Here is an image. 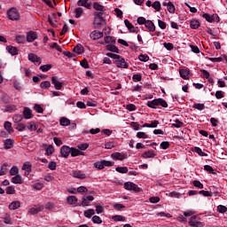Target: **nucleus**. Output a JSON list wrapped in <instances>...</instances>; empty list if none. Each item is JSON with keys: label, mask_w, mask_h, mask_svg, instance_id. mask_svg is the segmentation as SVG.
I'll list each match as a JSON object with an SVG mask.
<instances>
[{"label": "nucleus", "mask_w": 227, "mask_h": 227, "mask_svg": "<svg viewBox=\"0 0 227 227\" xmlns=\"http://www.w3.org/2000/svg\"><path fill=\"white\" fill-rule=\"evenodd\" d=\"M93 15L95 16L94 18V27L95 28H100L102 26H106V21L105 20V14L102 13H93Z\"/></svg>", "instance_id": "nucleus-1"}, {"label": "nucleus", "mask_w": 227, "mask_h": 227, "mask_svg": "<svg viewBox=\"0 0 227 227\" xmlns=\"http://www.w3.org/2000/svg\"><path fill=\"white\" fill-rule=\"evenodd\" d=\"M146 106L153 109H156L158 106H161L164 108L168 106V103L163 98H155L153 101H148Z\"/></svg>", "instance_id": "nucleus-2"}, {"label": "nucleus", "mask_w": 227, "mask_h": 227, "mask_svg": "<svg viewBox=\"0 0 227 227\" xmlns=\"http://www.w3.org/2000/svg\"><path fill=\"white\" fill-rule=\"evenodd\" d=\"M7 15L9 20H20V13L19 12V10L16 8H12L7 12Z\"/></svg>", "instance_id": "nucleus-3"}, {"label": "nucleus", "mask_w": 227, "mask_h": 227, "mask_svg": "<svg viewBox=\"0 0 227 227\" xmlns=\"http://www.w3.org/2000/svg\"><path fill=\"white\" fill-rule=\"evenodd\" d=\"M189 224H190V226H192V227H203V226H205V223L200 222V218L196 216V215H192L190 218Z\"/></svg>", "instance_id": "nucleus-4"}, {"label": "nucleus", "mask_w": 227, "mask_h": 227, "mask_svg": "<svg viewBox=\"0 0 227 227\" xmlns=\"http://www.w3.org/2000/svg\"><path fill=\"white\" fill-rule=\"evenodd\" d=\"M114 63L119 68H128L129 64L125 61V59L119 55V57L114 61Z\"/></svg>", "instance_id": "nucleus-5"}, {"label": "nucleus", "mask_w": 227, "mask_h": 227, "mask_svg": "<svg viewBox=\"0 0 227 227\" xmlns=\"http://www.w3.org/2000/svg\"><path fill=\"white\" fill-rule=\"evenodd\" d=\"M124 188L126 190H129V191H134L136 192H139L142 191L141 188H139L137 184H135L134 183L132 182H126L124 184Z\"/></svg>", "instance_id": "nucleus-6"}, {"label": "nucleus", "mask_w": 227, "mask_h": 227, "mask_svg": "<svg viewBox=\"0 0 227 227\" xmlns=\"http://www.w3.org/2000/svg\"><path fill=\"white\" fill-rule=\"evenodd\" d=\"M94 200V197L90 195V196H83L82 199V202L81 203H78L76 206L78 207H86V206H89L90 201H92Z\"/></svg>", "instance_id": "nucleus-7"}, {"label": "nucleus", "mask_w": 227, "mask_h": 227, "mask_svg": "<svg viewBox=\"0 0 227 227\" xmlns=\"http://www.w3.org/2000/svg\"><path fill=\"white\" fill-rule=\"evenodd\" d=\"M4 143V149L10 150L13 148V145H15V140L12 138H6L3 141Z\"/></svg>", "instance_id": "nucleus-8"}, {"label": "nucleus", "mask_w": 227, "mask_h": 227, "mask_svg": "<svg viewBox=\"0 0 227 227\" xmlns=\"http://www.w3.org/2000/svg\"><path fill=\"white\" fill-rule=\"evenodd\" d=\"M51 83L54 85V88L57 90H60L64 85V82H59L58 77H56V76L51 77Z\"/></svg>", "instance_id": "nucleus-9"}, {"label": "nucleus", "mask_w": 227, "mask_h": 227, "mask_svg": "<svg viewBox=\"0 0 227 227\" xmlns=\"http://www.w3.org/2000/svg\"><path fill=\"white\" fill-rule=\"evenodd\" d=\"M69 153H71V148L67 145H63L60 148V154L64 158H67L69 156Z\"/></svg>", "instance_id": "nucleus-10"}, {"label": "nucleus", "mask_w": 227, "mask_h": 227, "mask_svg": "<svg viewBox=\"0 0 227 227\" xmlns=\"http://www.w3.org/2000/svg\"><path fill=\"white\" fill-rule=\"evenodd\" d=\"M11 182L14 184H24V178L20 175H16L12 177Z\"/></svg>", "instance_id": "nucleus-11"}, {"label": "nucleus", "mask_w": 227, "mask_h": 227, "mask_svg": "<svg viewBox=\"0 0 227 227\" xmlns=\"http://www.w3.org/2000/svg\"><path fill=\"white\" fill-rule=\"evenodd\" d=\"M92 7L95 11H97L96 12L94 13H102V14H105V7L103 5H100L98 3H94L92 4Z\"/></svg>", "instance_id": "nucleus-12"}, {"label": "nucleus", "mask_w": 227, "mask_h": 227, "mask_svg": "<svg viewBox=\"0 0 227 227\" xmlns=\"http://www.w3.org/2000/svg\"><path fill=\"white\" fill-rule=\"evenodd\" d=\"M43 205H38V206H35L34 207H31L29 209V213L33 215H36L37 213L41 212L43 210Z\"/></svg>", "instance_id": "nucleus-13"}, {"label": "nucleus", "mask_w": 227, "mask_h": 227, "mask_svg": "<svg viewBox=\"0 0 227 227\" xmlns=\"http://www.w3.org/2000/svg\"><path fill=\"white\" fill-rule=\"evenodd\" d=\"M126 27L129 30L130 33H137V27H135L128 20H124Z\"/></svg>", "instance_id": "nucleus-14"}, {"label": "nucleus", "mask_w": 227, "mask_h": 227, "mask_svg": "<svg viewBox=\"0 0 227 227\" xmlns=\"http://www.w3.org/2000/svg\"><path fill=\"white\" fill-rule=\"evenodd\" d=\"M37 38V34L35 31H30L27 34V41L28 43H33Z\"/></svg>", "instance_id": "nucleus-15"}, {"label": "nucleus", "mask_w": 227, "mask_h": 227, "mask_svg": "<svg viewBox=\"0 0 227 227\" xmlns=\"http://www.w3.org/2000/svg\"><path fill=\"white\" fill-rule=\"evenodd\" d=\"M23 116L25 119L29 120L33 118V111L29 109V107H24Z\"/></svg>", "instance_id": "nucleus-16"}, {"label": "nucleus", "mask_w": 227, "mask_h": 227, "mask_svg": "<svg viewBox=\"0 0 227 227\" xmlns=\"http://www.w3.org/2000/svg\"><path fill=\"white\" fill-rule=\"evenodd\" d=\"M4 113H13L17 111V106L15 105H6L4 106V109H2Z\"/></svg>", "instance_id": "nucleus-17"}, {"label": "nucleus", "mask_w": 227, "mask_h": 227, "mask_svg": "<svg viewBox=\"0 0 227 227\" xmlns=\"http://www.w3.org/2000/svg\"><path fill=\"white\" fill-rule=\"evenodd\" d=\"M28 60L37 65L41 64V59L36 56V54H33V53L28 54Z\"/></svg>", "instance_id": "nucleus-18"}, {"label": "nucleus", "mask_w": 227, "mask_h": 227, "mask_svg": "<svg viewBox=\"0 0 227 227\" xmlns=\"http://www.w3.org/2000/svg\"><path fill=\"white\" fill-rule=\"evenodd\" d=\"M90 37L92 40H98V39H100L101 37H103V33L95 30V31L90 33Z\"/></svg>", "instance_id": "nucleus-19"}, {"label": "nucleus", "mask_w": 227, "mask_h": 227, "mask_svg": "<svg viewBox=\"0 0 227 227\" xmlns=\"http://www.w3.org/2000/svg\"><path fill=\"white\" fill-rule=\"evenodd\" d=\"M163 6H167L168 12L175 13L176 8L175 5L171 2H164L162 4Z\"/></svg>", "instance_id": "nucleus-20"}, {"label": "nucleus", "mask_w": 227, "mask_h": 227, "mask_svg": "<svg viewBox=\"0 0 227 227\" xmlns=\"http://www.w3.org/2000/svg\"><path fill=\"white\" fill-rule=\"evenodd\" d=\"M6 51L12 55V56H17L19 55V49L17 47L13 46H7Z\"/></svg>", "instance_id": "nucleus-21"}, {"label": "nucleus", "mask_w": 227, "mask_h": 227, "mask_svg": "<svg viewBox=\"0 0 227 227\" xmlns=\"http://www.w3.org/2000/svg\"><path fill=\"white\" fill-rule=\"evenodd\" d=\"M73 176L79 179H84L86 178V175L82 173L80 170H74L73 171Z\"/></svg>", "instance_id": "nucleus-22"}, {"label": "nucleus", "mask_w": 227, "mask_h": 227, "mask_svg": "<svg viewBox=\"0 0 227 227\" xmlns=\"http://www.w3.org/2000/svg\"><path fill=\"white\" fill-rule=\"evenodd\" d=\"M180 76L184 79V80H187L188 79V76L190 74V70L188 68H183L180 70Z\"/></svg>", "instance_id": "nucleus-23"}, {"label": "nucleus", "mask_w": 227, "mask_h": 227, "mask_svg": "<svg viewBox=\"0 0 227 227\" xmlns=\"http://www.w3.org/2000/svg\"><path fill=\"white\" fill-rule=\"evenodd\" d=\"M145 27L150 31V32H154L155 31V25L151 21L147 20L145 24Z\"/></svg>", "instance_id": "nucleus-24"}, {"label": "nucleus", "mask_w": 227, "mask_h": 227, "mask_svg": "<svg viewBox=\"0 0 227 227\" xmlns=\"http://www.w3.org/2000/svg\"><path fill=\"white\" fill-rule=\"evenodd\" d=\"M156 156V154L154 153V152L153 150H150L148 152H145L142 154V157L145 159H149V158H154Z\"/></svg>", "instance_id": "nucleus-25"}, {"label": "nucleus", "mask_w": 227, "mask_h": 227, "mask_svg": "<svg viewBox=\"0 0 227 227\" xmlns=\"http://www.w3.org/2000/svg\"><path fill=\"white\" fill-rule=\"evenodd\" d=\"M112 158L114 159V160H125L127 158L126 155H123L120 153H114L112 154Z\"/></svg>", "instance_id": "nucleus-26"}, {"label": "nucleus", "mask_w": 227, "mask_h": 227, "mask_svg": "<svg viewBox=\"0 0 227 227\" xmlns=\"http://www.w3.org/2000/svg\"><path fill=\"white\" fill-rule=\"evenodd\" d=\"M19 207H20V201H19V200L12 201L9 205V209H11V210H15Z\"/></svg>", "instance_id": "nucleus-27"}, {"label": "nucleus", "mask_w": 227, "mask_h": 227, "mask_svg": "<svg viewBox=\"0 0 227 227\" xmlns=\"http://www.w3.org/2000/svg\"><path fill=\"white\" fill-rule=\"evenodd\" d=\"M4 129L8 131L9 134L13 132V128H12V122L5 121L4 124Z\"/></svg>", "instance_id": "nucleus-28"}, {"label": "nucleus", "mask_w": 227, "mask_h": 227, "mask_svg": "<svg viewBox=\"0 0 227 227\" xmlns=\"http://www.w3.org/2000/svg\"><path fill=\"white\" fill-rule=\"evenodd\" d=\"M190 27L192 29H197V28H199L200 27V22L198 20H192L190 22Z\"/></svg>", "instance_id": "nucleus-29"}, {"label": "nucleus", "mask_w": 227, "mask_h": 227, "mask_svg": "<svg viewBox=\"0 0 227 227\" xmlns=\"http://www.w3.org/2000/svg\"><path fill=\"white\" fill-rule=\"evenodd\" d=\"M9 168L10 165H8V163H4L1 168V176L6 175V173H8Z\"/></svg>", "instance_id": "nucleus-30"}, {"label": "nucleus", "mask_w": 227, "mask_h": 227, "mask_svg": "<svg viewBox=\"0 0 227 227\" xmlns=\"http://www.w3.org/2000/svg\"><path fill=\"white\" fill-rule=\"evenodd\" d=\"M4 224H13V221L12 220V216L9 214H6L4 217Z\"/></svg>", "instance_id": "nucleus-31"}, {"label": "nucleus", "mask_w": 227, "mask_h": 227, "mask_svg": "<svg viewBox=\"0 0 227 227\" xmlns=\"http://www.w3.org/2000/svg\"><path fill=\"white\" fill-rule=\"evenodd\" d=\"M112 219L115 221L116 223H121L125 221V217L121 215H115L112 216Z\"/></svg>", "instance_id": "nucleus-32"}, {"label": "nucleus", "mask_w": 227, "mask_h": 227, "mask_svg": "<svg viewBox=\"0 0 227 227\" xmlns=\"http://www.w3.org/2000/svg\"><path fill=\"white\" fill-rule=\"evenodd\" d=\"M106 50L109 51H112V52H115V53L120 52L119 49L116 46L113 45V44H108L106 46Z\"/></svg>", "instance_id": "nucleus-33"}, {"label": "nucleus", "mask_w": 227, "mask_h": 227, "mask_svg": "<svg viewBox=\"0 0 227 227\" xmlns=\"http://www.w3.org/2000/svg\"><path fill=\"white\" fill-rule=\"evenodd\" d=\"M104 40H105L106 43L114 44L116 38L113 37V36H105Z\"/></svg>", "instance_id": "nucleus-34"}, {"label": "nucleus", "mask_w": 227, "mask_h": 227, "mask_svg": "<svg viewBox=\"0 0 227 227\" xmlns=\"http://www.w3.org/2000/svg\"><path fill=\"white\" fill-rule=\"evenodd\" d=\"M67 200L68 204L74 205L78 201V199L75 196H68Z\"/></svg>", "instance_id": "nucleus-35"}, {"label": "nucleus", "mask_w": 227, "mask_h": 227, "mask_svg": "<svg viewBox=\"0 0 227 227\" xmlns=\"http://www.w3.org/2000/svg\"><path fill=\"white\" fill-rule=\"evenodd\" d=\"M83 51H84L83 47L81 44H77L74 48V52H75L77 54H82V53H83Z\"/></svg>", "instance_id": "nucleus-36"}, {"label": "nucleus", "mask_w": 227, "mask_h": 227, "mask_svg": "<svg viewBox=\"0 0 227 227\" xmlns=\"http://www.w3.org/2000/svg\"><path fill=\"white\" fill-rule=\"evenodd\" d=\"M93 215H95V210L92 208L84 211V215L87 218H90Z\"/></svg>", "instance_id": "nucleus-37"}, {"label": "nucleus", "mask_w": 227, "mask_h": 227, "mask_svg": "<svg viewBox=\"0 0 227 227\" xmlns=\"http://www.w3.org/2000/svg\"><path fill=\"white\" fill-rule=\"evenodd\" d=\"M202 17H203L207 21H208V22H210V23H212V22L215 21V15L210 16L209 14L205 13V14H203Z\"/></svg>", "instance_id": "nucleus-38"}, {"label": "nucleus", "mask_w": 227, "mask_h": 227, "mask_svg": "<svg viewBox=\"0 0 227 227\" xmlns=\"http://www.w3.org/2000/svg\"><path fill=\"white\" fill-rule=\"evenodd\" d=\"M9 173H10L11 176H14L19 175V168L17 166H13L10 169Z\"/></svg>", "instance_id": "nucleus-39"}, {"label": "nucleus", "mask_w": 227, "mask_h": 227, "mask_svg": "<svg viewBox=\"0 0 227 227\" xmlns=\"http://www.w3.org/2000/svg\"><path fill=\"white\" fill-rule=\"evenodd\" d=\"M61 126H68L70 125V120L67 118L62 117L59 121Z\"/></svg>", "instance_id": "nucleus-40"}, {"label": "nucleus", "mask_w": 227, "mask_h": 227, "mask_svg": "<svg viewBox=\"0 0 227 227\" xmlns=\"http://www.w3.org/2000/svg\"><path fill=\"white\" fill-rule=\"evenodd\" d=\"M193 152L197 153L200 156L206 157L207 156V153H204L200 147H194Z\"/></svg>", "instance_id": "nucleus-41"}, {"label": "nucleus", "mask_w": 227, "mask_h": 227, "mask_svg": "<svg viewBox=\"0 0 227 227\" xmlns=\"http://www.w3.org/2000/svg\"><path fill=\"white\" fill-rule=\"evenodd\" d=\"M94 167L99 170L103 169L105 168L104 160L97 161L94 164Z\"/></svg>", "instance_id": "nucleus-42"}, {"label": "nucleus", "mask_w": 227, "mask_h": 227, "mask_svg": "<svg viewBox=\"0 0 227 227\" xmlns=\"http://www.w3.org/2000/svg\"><path fill=\"white\" fill-rule=\"evenodd\" d=\"M5 192L6 194H15V186L12 185V186L6 187Z\"/></svg>", "instance_id": "nucleus-43"}, {"label": "nucleus", "mask_w": 227, "mask_h": 227, "mask_svg": "<svg viewBox=\"0 0 227 227\" xmlns=\"http://www.w3.org/2000/svg\"><path fill=\"white\" fill-rule=\"evenodd\" d=\"M16 42L18 43H26V36H24V35H17L16 36Z\"/></svg>", "instance_id": "nucleus-44"}, {"label": "nucleus", "mask_w": 227, "mask_h": 227, "mask_svg": "<svg viewBox=\"0 0 227 227\" xmlns=\"http://www.w3.org/2000/svg\"><path fill=\"white\" fill-rule=\"evenodd\" d=\"M74 12H75V18L79 19L82 15V13H83V9L80 8V7L76 8Z\"/></svg>", "instance_id": "nucleus-45"}, {"label": "nucleus", "mask_w": 227, "mask_h": 227, "mask_svg": "<svg viewBox=\"0 0 227 227\" xmlns=\"http://www.w3.org/2000/svg\"><path fill=\"white\" fill-rule=\"evenodd\" d=\"M174 121L175 123L172 124V127L179 129L184 126V122L180 121L178 119L175 120Z\"/></svg>", "instance_id": "nucleus-46"}, {"label": "nucleus", "mask_w": 227, "mask_h": 227, "mask_svg": "<svg viewBox=\"0 0 227 227\" xmlns=\"http://www.w3.org/2000/svg\"><path fill=\"white\" fill-rule=\"evenodd\" d=\"M79 149H76V148H74V147H72L71 148V151H70V153H71V156L72 157H76V156H79Z\"/></svg>", "instance_id": "nucleus-47"}, {"label": "nucleus", "mask_w": 227, "mask_h": 227, "mask_svg": "<svg viewBox=\"0 0 227 227\" xmlns=\"http://www.w3.org/2000/svg\"><path fill=\"white\" fill-rule=\"evenodd\" d=\"M15 129L18 131H24V130H26V125L24 123H18V124H16Z\"/></svg>", "instance_id": "nucleus-48"}, {"label": "nucleus", "mask_w": 227, "mask_h": 227, "mask_svg": "<svg viewBox=\"0 0 227 227\" xmlns=\"http://www.w3.org/2000/svg\"><path fill=\"white\" fill-rule=\"evenodd\" d=\"M10 99H12V98H10V96H8V94H6V93L2 94L3 102H4L5 104H8V103H10Z\"/></svg>", "instance_id": "nucleus-49"}, {"label": "nucleus", "mask_w": 227, "mask_h": 227, "mask_svg": "<svg viewBox=\"0 0 227 227\" xmlns=\"http://www.w3.org/2000/svg\"><path fill=\"white\" fill-rule=\"evenodd\" d=\"M92 223H94V224H102V220L99 216L94 215L92 217Z\"/></svg>", "instance_id": "nucleus-50"}, {"label": "nucleus", "mask_w": 227, "mask_h": 227, "mask_svg": "<svg viewBox=\"0 0 227 227\" xmlns=\"http://www.w3.org/2000/svg\"><path fill=\"white\" fill-rule=\"evenodd\" d=\"M115 170L119 173H121V174H125L128 172V168L127 167H117L115 168Z\"/></svg>", "instance_id": "nucleus-51"}, {"label": "nucleus", "mask_w": 227, "mask_h": 227, "mask_svg": "<svg viewBox=\"0 0 227 227\" xmlns=\"http://www.w3.org/2000/svg\"><path fill=\"white\" fill-rule=\"evenodd\" d=\"M153 8H154L157 12H160L161 9L160 3L159 1H156L152 5Z\"/></svg>", "instance_id": "nucleus-52"}, {"label": "nucleus", "mask_w": 227, "mask_h": 227, "mask_svg": "<svg viewBox=\"0 0 227 227\" xmlns=\"http://www.w3.org/2000/svg\"><path fill=\"white\" fill-rule=\"evenodd\" d=\"M34 110L38 113V114H43V109L40 105L35 104L34 106Z\"/></svg>", "instance_id": "nucleus-53"}, {"label": "nucleus", "mask_w": 227, "mask_h": 227, "mask_svg": "<svg viewBox=\"0 0 227 227\" xmlns=\"http://www.w3.org/2000/svg\"><path fill=\"white\" fill-rule=\"evenodd\" d=\"M40 87L42 89H48L51 87V82L48 81L43 82H41Z\"/></svg>", "instance_id": "nucleus-54"}, {"label": "nucleus", "mask_w": 227, "mask_h": 227, "mask_svg": "<svg viewBox=\"0 0 227 227\" xmlns=\"http://www.w3.org/2000/svg\"><path fill=\"white\" fill-rule=\"evenodd\" d=\"M45 151H46V155H51L52 153H53V152H54V148H53V146L51 145H49L46 149H45Z\"/></svg>", "instance_id": "nucleus-55"}, {"label": "nucleus", "mask_w": 227, "mask_h": 227, "mask_svg": "<svg viewBox=\"0 0 227 227\" xmlns=\"http://www.w3.org/2000/svg\"><path fill=\"white\" fill-rule=\"evenodd\" d=\"M192 184H193V185L195 186V187H197V188H199V189H203L204 188V185H203V184H201L200 181H198V180H194L193 182H192Z\"/></svg>", "instance_id": "nucleus-56"}, {"label": "nucleus", "mask_w": 227, "mask_h": 227, "mask_svg": "<svg viewBox=\"0 0 227 227\" xmlns=\"http://www.w3.org/2000/svg\"><path fill=\"white\" fill-rule=\"evenodd\" d=\"M12 120L14 122H20L22 121V115L21 114H15L13 117H12Z\"/></svg>", "instance_id": "nucleus-57"}, {"label": "nucleus", "mask_w": 227, "mask_h": 227, "mask_svg": "<svg viewBox=\"0 0 227 227\" xmlns=\"http://www.w3.org/2000/svg\"><path fill=\"white\" fill-rule=\"evenodd\" d=\"M52 67L51 65H43L40 67V70H42L43 72H47L49 71L51 68Z\"/></svg>", "instance_id": "nucleus-58"}, {"label": "nucleus", "mask_w": 227, "mask_h": 227, "mask_svg": "<svg viewBox=\"0 0 227 227\" xmlns=\"http://www.w3.org/2000/svg\"><path fill=\"white\" fill-rule=\"evenodd\" d=\"M140 61L146 62L149 60V57L146 54H141L138 57Z\"/></svg>", "instance_id": "nucleus-59"}, {"label": "nucleus", "mask_w": 227, "mask_h": 227, "mask_svg": "<svg viewBox=\"0 0 227 227\" xmlns=\"http://www.w3.org/2000/svg\"><path fill=\"white\" fill-rule=\"evenodd\" d=\"M89 147V145L87 143L80 144L77 145V148L81 151H84Z\"/></svg>", "instance_id": "nucleus-60"}, {"label": "nucleus", "mask_w": 227, "mask_h": 227, "mask_svg": "<svg viewBox=\"0 0 227 227\" xmlns=\"http://www.w3.org/2000/svg\"><path fill=\"white\" fill-rule=\"evenodd\" d=\"M200 194H203L205 197H212L213 196V192H209L208 191H200L199 192Z\"/></svg>", "instance_id": "nucleus-61"}, {"label": "nucleus", "mask_w": 227, "mask_h": 227, "mask_svg": "<svg viewBox=\"0 0 227 227\" xmlns=\"http://www.w3.org/2000/svg\"><path fill=\"white\" fill-rule=\"evenodd\" d=\"M217 211L220 213H225V212H227V207L225 206L219 205L217 207Z\"/></svg>", "instance_id": "nucleus-62"}, {"label": "nucleus", "mask_w": 227, "mask_h": 227, "mask_svg": "<svg viewBox=\"0 0 227 227\" xmlns=\"http://www.w3.org/2000/svg\"><path fill=\"white\" fill-rule=\"evenodd\" d=\"M48 168L51 169V170H55L56 168H57V163L55 161H50L49 162V165H48Z\"/></svg>", "instance_id": "nucleus-63"}, {"label": "nucleus", "mask_w": 227, "mask_h": 227, "mask_svg": "<svg viewBox=\"0 0 227 227\" xmlns=\"http://www.w3.org/2000/svg\"><path fill=\"white\" fill-rule=\"evenodd\" d=\"M170 144L169 142L168 141H163L161 144H160V147L163 149V150H166L169 147Z\"/></svg>", "instance_id": "nucleus-64"}]
</instances>
